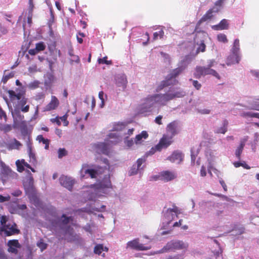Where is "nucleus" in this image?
<instances>
[{
	"label": "nucleus",
	"instance_id": "obj_34",
	"mask_svg": "<svg viewBox=\"0 0 259 259\" xmlns=\"http://www.w3.org/2000/svg\"><path fill=\"white\" fill-rule=\"evenodd\" d=\"M118 79L121 80V83L117 80H116V84L119 87H122L123 89H124L126 87V84L127 83L126 79L124 77L121 76L120 78H119Z\"/></svg>",
	"mask_w": 259,
	"mask_h": 259
},
{
	"label": "nucleus",
	"instance_id": "obj_17",
	"mask_svg": "<svg viewBox=\"0 0 259 259\" xmlns=\"http://www.w3.org/2000/svg\"><path fill=\"white\" fill-rule=\"evenodd\" d=\"M178 126V124L176 121H173L167 124L166 130L167 133H168L170 134L169 136L173 138L178 133V131H177Z\"/></svg>",
	"mask_w": 259,
	"mask_h": 259
},
{
	"label": "nucleus",
	"instance_id": "obj_26",
	"mask_svg": "<svg viewBox=\"0 0 259 259\" xmlns=\"http://www.w3.org/2000/svg\"><path fill=\"white\" fill-rule=\"evenodd\" d=\"M240 44L239 40L238 39H235L233 44V46L232 48L231 52L233 53H235V54H239V50H240Z\"/></svg>",
	"mask_w": 259,
	"mask_h": 259
},
{
	"label": "nucleus",
	"instance_id": "obj_25",
	"mask_svg": "<svg viewBox=\"0 0 259 259\" xmlns=\"http://www.w3.org/2000/svg\"><path fill=\"white\" fill-rule=\"evenodd\" d=\"M148 137V134L146 131H142L140 134L137 135L135 137V143L136 144L140 143L142 138L145 139H147Z\"/></svg>",
	"mask_w": 259,
	"mask_h": 259
},
{
	"label": "nucleus",
	"instance_id": "obj_38",
	"mask_svg": "<svg viewBox=\"0 0 259 259\" xmlns=\"http://www.w3.org/2000/svg\"><path fill=\"white\" fill-rule=\"evenodd\" d=\"M12 126L10 124H4L0 126V130L8 133L12 130Z\"/></svg>",
	"mask_w": 259,
	"mask_h": 259
},
{
	"label": "nucleus",
	"instance_id": "obj_21",
	"mask_svg": "<svg viewBox=\"0 0 259 259\" xmlns=\"http://www.w3.org/2000/svg\"><path fill=\"white\" fill-rule=\"evenodd\" d=\"M212 28L215 30H221L228 29L229 27V23L226 19H223L219 24L212 26Z\"/></svg>",
	"mask_w": 259,
	"mask_h": 259
},
{
	"label": "nucleus",
	"instance_id": "obj_14",
	"mask_svg": "<svg viewBox=\"0 0 259 259\" xmlns=\"http://www.w3.org/2000/svg\"><path fill=\"white\" fill-rule=\"evenodd\" d=\"M93 148L95 152L98 154L108 155L109 153V146L105 143L94 144L93 145Z\"/></svg>",
	"mask_w": 259,
	"mask_h": 259
},
{
	"label": "nucleus",
	"instance_id": "obj_40",
	"mask_svg": "<svg viewBox=\"0 0 259 259\" xmlns=\"http://www.w3.org/2000/svg\"><path fill=\"white\" fill-rule=\"evenodd\" d=\"M29 199L31 201H33V203L36 206H39V200L37 198V195H29Z\"/></svg>",
	"mask_w": 259,
	"mask_h": 259
},
{
	"label": "nucleus",
	"instance_id": "obj_19",
	"mask_svg": "<svg viewBox=\"0 0 259 259\" xmlns=\"http://www.w3.org/2000/svg\"><path fill=\"white\" fill-rule=\"evenodd\" d=\"M183 158L184 155L181 152L175 151L172 154L167 158V159L172 162L180 163L182 161H183Z\"/></svg>",
	"mask_w": 259,
	"mask_h": 259
},
{
	"label": "nucleus",
	"instance_id": "obj_5",
	"mask_svg": "<svg viewBox=\"0 0 259 259\" xmlns=\"http://www.w3.org/2000/svg\"><path fill=\"white\" fill-rule=\"evenodd\" d=\"M188 247V244L182 240H172L168 242L160 252L162 253L174 250H186Z\"/></svg>",
	"mask_w": 259,
	"mask_h": 259
},
{
	"label": "nucleus",
	"instance_id": "obj_27",
	"mask_svg": "<svg viewBox=\"0 0 259 259\" xmlns=\"http://www.w3.org/2000/svg\"><path fill=\"white\" fill-rule=\"evenodd\" d=\"M37 140H38L39 142H42L45 145V148L46 149H49L50 141L48 139H45L42 135H38L37 137Z\"/></svg>",
	"mask_w": 259,
	"mask_h": 259
},
{
	"label": "nucleus",
	"instance_id": "obj_39",
	"mask_svg": "<svg viewBox=\"0 0 259 259\" xmlns=\"http://www.w3.org/2000/svg\"><path fill=\"white\" fill-rule=\"evenodd\" d=\"M35 49L38 52L44 51L46 49V46L43 42H40L36 44Z\"/></svg>",
	"mask_w": 259,
	"mask_h": 259
},
{
	"label": "nucleus",
	"instance_id": "obj_52",
	"mask_svg": "<svg viewBox=\"0 0 259 259\" xmlns=\"http://www.w3.org/2000/svg\"><path fill=\"white\" fill-rule=\"evenodd\" d=\"M16 165L17 166V170L19 172H22L24 170V165L19 163V160L16 161Z\"/></svg>",
	"mask_w": 259,
	"mask_h": 259
},
{
	"label": "nucleus",
	"instance_id": "obj_13",
	"mask_svg": "<svg viewBox=\"0 0 259 259\" xmlns=\"http://www.w3.org/2000/svg\"><path fill=\"white\" fill-rule=\"evenodd\" d=\"M219 11V9L217 7H213V8L208 10L206 13L201 17V18L198 21L196 24V29L200 26L202 23L210 20L213 17V13H217Z\"/></svg>",
	"mask_w": 259,
	"mask_h": 259
},
{
	"label": "nucleus",
	"instance_id": "obj_57",
	"mask_svg": "<svg viewBox=\"0 0 259 259\" xmlns=\"http://www.w3.org/2000/svg\"><path fill=\"white\" fill-rule=\"evenodd\" d=\"M162 116L161 115H159L158 116H157L155 119V122L159 124V125H160L162 124V121H161V120H162Z\"/></svg>",
	"mask_w": 259,
	"mask_h": 259
},
{
	"label": "nucleus",
	"instance_id": "obj_12",
	"mask_svg": "<svg viewBox=\"0 0 259 259\" xmlns=\"http://www.w3.org/2000/svg\"><path fill=\"white\" fill-rule=\"evenodd\" d=\"M127 248H130L136 250H147L151 248L150 246H145L139 243V239H135L127 243Z\"/></svg>",
	"mask_w": 259,
	"mask_h": 259
},
{
	"label": "nucleus",
	"instance_id": "obj_8",
	"mask_svg": "<svg viewBox=\"0 0 259 259\" xmlns=\"http://www.w3.org/2000/svg\"><path fill=\"white\" fill-rule=\"evenodd\" d=\"M25 194H36L37 190L34 185V180L30 175L23 181Z\"/></svg>",
	"mask_w": 259,
	"mask_h": 259
},
{
	"label": "nucleus",
	"instance_id": "obj_7",
	"mask_svg": "<svg viewBox=\"0 0 259 259\" xmlns=\"http://www.w3.org/2000/svg\"><path fill=\"white\" fill-rule=\"evenodd\" d=\"M163 217L167 224H169L175 219V217L182 213L181 209L175 204L172 205V208H169L163 210Z\"/></svg>",
	"mask_w": 259,
	"mask_h": 259
},
{
	"label": "nucleus",
	"instance_id": "obj_33",
	"mask_svg": "<svg viewBox=\"0 0 259 259\" xmlns=\"http://www.w3.org/2000/svg\"><path fill=\"white\" fill-rule=\"evenodd\" d=\"M184 253L176 254L175 255H168L165 259H184Z\"/></svg>",
	"mask_w": 259,
	"mask_h": 259
},
{
	"label": "nucleus",
	"instance_id": "obj_64",
	"mask_svg": "<svg viewBox=\"0 0 259 259\" xmlns=\"http://www.w3.org/2000/svg\"><path fill=\"white\" fill-rule=\"evenodd\" d=\"M51 121L54 123H56L58 125H61V122L59 120V118L58 117H56L55 118L51 119Z\"/></svg>",
	"mask_w": 259,
	"mask_h": 259
},
{
	"label": "nucleus",
	"instance_id": "obj_32",
	"mask_svg": "<svg viewBox=\"0 0 259 259\" xmlns=\"http://www.w3.org/2000/svg\"><path fill=\"white\" fill-rule=\"evenodd\" d=\"M107 57L105 56L103 58H99L98 60V62L99 64L111 65L112 63L111 60H107Z\"/></svg>",
	"mask_w": 259,
	"mask_h": 259
},
{
	"label": "nucleus",
	"instance_id": "obj_36",
	"mask_svg": "<svg viewBox=\"0 0 259 259\" xmlns=\"http://www.w3.org/2000/svg\"><path fill=\"white\" fill-rule=\"evenodd\" d=\"M8 246H11L16 248H19L20 247L18 240H9L8 242Z\"/></svg>",
	"mask_w": 259,
	"mask_h": 259
},
{
	"label": "nucleus",
	"instance_id": "obj_2",
	"mask_svg": "<svg viewBox=\"0 0 259 259\" xmlns=\"http://www.w3.org/2000/svg\"><path fill=\"white\" fill-rule=\"evenodd\" d=\"M184 70V68L182 66L173 69L167 75L165 80L161 82L160 84L158 86L157 88V91H159L162 90L165 87L177 84L178 82V81L176 79V78Z\"/></svg>",
	"mask_w": 259,
	"mask_h": 259
},
{
	"label": "nucleus",
	"instance_id": "obj_62",
	"mask_svg": "<svg viewBox=\"0 0 259 259\" xmlns=\"http://www.w3.org/2000/svg\"><path fill=\"white\" fill-rule=\"evenodd\" d=\"M39 82L38 81H34L30 83L29 87L32 89H35L38 87Z\"/></svg>",
	"mask_w": 259,
	"mask_h": 259
},
{
	"label": "nucleus",
	"instance_id": "obj_6",
	"mask_svg": "<svg viewBox=\"0 0 259 259\" xmlns=\"http://www.w3.org/2000/svg\"><path fill=\"white\" fill-rule=\"evenodd\" d=\"M206 75H212L218 79L220 78V76L217 72L209 67L196 66L195 72L194 73V76L195 78L199 79L201 76H205Z\"/></svg>",
	"mask_w": 259,
	"mask_h": 259
},
{
	"label": "nucleus",
	"instance_id": "obj_48",
	"mask_svg": "<svg viewBox=\"0 0 259 259\" xmlns=\"http://www.w3.org/2000/svg\"><path fill=\"white\" fill-rule=\"evenodd\" d=\"M185 93L184 92H176L174 94H172V96H174V99L175 98H182L184 97Z\"/></svg>",
	"mask_w": 259,
	"mask_h": 259
},
{
	"label": "nucleus",
	"instance_id": "obj_28",
	"mask_svg": "<svg viewBox=\"0 0 259 259\" xmlns=\"http://www.w3.org/2000/svg\"><path fill=\"white\" fill-rule=\"evenodd\" d=\"M243 117H255L259 118V113H253L251 112H247L242 113L241 115Z\"/></svg>",
	"mask_w": 259,
	"mask_h": 259
},
{
	"label": "nucleus",
	"instance_id": "obj_37",
	"mask_svg": "<svg viewBox=\"0 0 259 259\" xmlns=\"http://www.w3.org/2000/svg\"><path fill=\"white\" fill-rule=\"evenodd\" d=\"M164 31L163 30H160L158 32H155L153 34V40H156L158 37H159L160 38H163L164 36Z\"/></svg>",
	"mask_w": 259,
	"mask_h": 259
},
{
	"label": "nucleus",
	"instance_id": "obj_50",
	"mask_svg": "<svg viewBox=\"0 0 259 259\" xmlns=\"http://www.w3.org/2000/svg\"><path fill=\"white\" fill-rule=\"evenodd\" d=\"M104 92L103 91H100L99 93V98L101 100V107H103L104 105Z\"/></svg>",
	"mask_w": 259,
	"mask_h": 259
},
{
	"label": "nucleus",
	"instance_id": "obj_41",
	"mask_svg": "<svg viewBox=\"0 0 259 259\" xmlns=\"http://www.w3.org/2000/svg\"><path fill=\"white\" fill-rule=\"evenodd\" d=\"M37 246L41 249V251L46 249L47 247V244L45 243L42 239H40L37 244Z\"/></svg>",
	"mask_w": 259,
	"mask_h": 259
},
{
	"label": "nucleus",
	"instance_id": "obj_23",
	"mask_svg": "<svg viewBox=\"0 0 259 259\" xmlns=\"http://www.w3.org/2000/svg\"><path fill=\"white\" fill-rule=\"evenodd\" d=\"M245 140L241 141L239 146L237 147L235 151V155L238 159H241V155L243 151L245 146Z\"/></svg>",
	"mask_w": 259,
	"mask_h": 259
},
{
	"label": "nucleus",
	"instance_id": "obj_55",
	"mask_svg": "<svg viewBox=\"0 0 259 259\" xmlns=\"http://www.w3.org/2000/svg\"><path fill=\"white\" fill-rule=\"evenodd\" d=\"M198 112L201 114H208L210 113V110L207 109L198 110Z\"/></svg>",
	"mask_w": 259,
	"mask_h": 259
},
{
	"label": "nucleus",
	"instance_id": "obj_53",
	"mask_svg": "<svg viewBox=\"0 0 259 259\" xmlns=\"http://www.w3.org/2000/svg\"><path fill=\"white\" fill-rule=\"evenodd\" d=\"M227 131V128L226 127H220L219 128L216 133H221V134H224Z\"/></svg>",
	"mask_w": 259,
	"mask_h": 259
},
{
	"label": "nucleus",
	"instance_id": "obj_9",
	"mask_svg": "<svg viewBox=\"0 0 259 259\" xmlns=\"http://www.w3.org/2000/svg\"><path fill=\"white\" fill-rule=\"evenodd\" d=\"M17 225L14 222H8L7 225L1 227L0 230L4 232L6 236H10L15 234H18L20 230L16 228Z\"/></svg>",
	"mask_w": 259,
	"mask_h": 259
},
{
	"label": "nucleus",
	"instance_id": "obj_46",
	"mask_svg": "<svg viewBox=\"0 0 259 259\" xmlns=\"http://www.w3.org/2000/svg\"><path fill=\"white\" fill-rule=\"evenodd\" d=\"M9 95V97L12 101L15 100L16 93L13 90H8L7 91Z\"/></svg>",
	"mask_w": 259,
	"mask_h": 259
},
{
	"label": "nucleus",
	"instance_id": "obj_60",
	"mask_svg": "<svg viewBox=\"0 0 259 259\" xmlns=\"http://www.w3.org/2000/svg\"><path fill=\"white\" fill-rule=\"evenodd\" d=\"M10 197L9 195H8L7 197H4L3 195H0V202H3L6 201H8L10 199Z\"/></svg>",
	"mask_w": 259,
	"mask_h": 259
},
{
	"label": "nucleus",
	"instance_id": "obj_58",
	"mask_svg": "<svg viewBox=\"0 0 259 259\" xmlns=\"http://www.w3.org/2000/svg\"><path fill=\"white\" fill-rule=\"evenodd\" d=\"M3 118H4L5 120H6L7 115L5 112L0 107V118L2 119Z\"/></svg>",
	"mask_w": 259,
	"mask_h": 259
},
{
	"label": "nucleus",
	"instance_id": "obj_1",
	"mask_svg": "<svg viewBox=\"0 0 259 259\" xmlns=\"http://www.w3.org/2000/svg\"><path fill=\"white\" fill-rule=\"evenodd\" d=\"M18 178L17 172L13 171L4 162H0V180L4 185L15 183Z\"/></svg>",
	"mask_w": 259,
	"mask_h": 259
},
{
	"label": "nucleus",
	"instance_id": "obj_56",
	"mask_svg": "<svg viewBox=\"0 0 259 259\" xmlns=\"http://www.w3.org/2000/svg\"><path fill=\"white\" fill-rule=\"evenodd\" d=\"M69 55L70 56H72V57H74V61L76 62H79V58L78 56H74L73 54V50H70L69 51Z\"/></svg>",
	"mask_w": 259,
	"mask_h": 259
},
{
	"label": "nucleus",
	"instance_id": "obj_3",
	"mask_svg": "<svg viewBox=\"0 0 259 259\" xmlns=\"http://www.w3.org/2000/svg\"><path fill=\"white\" fill-rule=\"evenodd\" d=\"M105 169H106V168L103 169L98 166L96 167L95 168H90L89 165L84 164L82 165L80 170V176L82 178H83L86 177L87 175H89L92 179L96 178L97 176L101 174Z\"/></svg>",
	"mask_w": 259,
	"mask_h": 259
},
{
	"label": "nucleus",
	"instance_id": "obj_49",
	"mask_svg": "<svg viewBox=\"0 0 259 259\" xmlns=\"http://www.w3.org/2000/svg\"><path fill=\"white\" fill-rule=\"evenodd\" d=\"M139 169V168L138 167H136L135 165H133L130 170V175L132 176L137 174Z\"/></svg>",
	"mask_w": 259,
	"mask_h": 259
},
{
	"label": "nucleus",
	"instance_id": "obj_35",
	"mask_svg": "<svg viewBox=\"0 0 259 259\" xmlns=\"http://www.w3.org/2000/svg\"><path fill=\"white\" fill-rule=\"evenodd\" d=\"M103 250V245L102 244H98L95 246L94 252L95 253L100 255Z\"/></svg>",
	"mask_w": 259,
	"mask_h": 259
},
{
	"label": "nucleus",
	"instance_id": "obj_31",
	"mask_svg": "<svg viewBox=\"0 0 259 259\" xmlns=\"http://www.w3.org/2000/svg\"><path fill=\"white\" fill-rule=\"evenodd\" d=\"M21 146H22L21 143L16 139H14L13 142L10 144L12 149H19Z\"/></svg>",
	"mask_w": 259,
	"mask_h": 259
},
{
	"label": "nucleus",
	"instance_id": "obj_20",
	"mask_svg": "<svg viewBox=\"0 0 259 259\" xmlns=\"http://www.w3.org/2000/svg\"><path fill=\"white\" fill-rule=\"evenodd\" d=\"M240 60L239 54H235V53H232V54L228 57L226 64L228 65H231V64L238 63Z\"/></svg>",
	"mask_w": 259,
	"mask_h": 259
},
{
	"label": "nucleus",
	"instance_id": "obj_63",
	"mask_svg": "<svg viewBox=\"0 0 259 259\" xmlns=\"http://www.w3.org/2000/svg\"><path fill=\"white\" fill-rule=\"evenodd\" d=\"M38 53L37 51L36 50V49L35 48V49H30L29 51H28V53L31 55H36L37 53Z\"/></svg>",
	"mask_w": 259,
	"mask_h": 259
},
{
	"label": "nucleus",
	"instance_id": "obj_15",
	"mask_svg": "<svg viewBox=\"0 0 259 259\" xmlns=\"http://www.w3.org/2000/svg\"><path fill=\"white\" fill-rule=\"evenodd\" d=\"M59 182L62 186L65 187L69 190H71L73 185L75 183L74 180L70 177L64 176H62L59 178Z\"/></svg>",
	"mask_w": 259,
	"mask_h": 259
},
{
	"label": "nucleus",
	"instance_id": "obj_45",
	"mask_svg": "<svg viewBox=\"0 0 259 259\" xmlns=\"http://www.w3.org/2000/svg\"><path fill=\"white\" fill-rule=\"evenodd\" d=\"M62 222L64 224H67L69 223L70 220H72V219L71 217H68L65 214H63L62 215Z\"/></svg>",
	"mask_w": 259,
	"mask_h": 259
},
{
	"label": "nucleus",
	"instance_id": "obj_29",
	"mask_svg": "<svg viewBox=\"0 0 259 259\" xmlns=\"http://www.w3.org/2000/svg\"><path fill=\"white\" fill-rule=\"evenodd\" d=\"M233 165L236 168L240 166H242L246 169H249L250 168V167L248 164H247L245 161H243L242 162L238 161L234 162L233 163Z\"/></svg>",
	"mask_w": 259,
	"mask_h": 259
},
{
	"label": "nucleus",
	"instance_id": "obj_18",
	"mask_svg": "<svg viewBox=\"0 0 259 259\" xmlns=\"http://www.w3.org/2000/svg\"><path fill=\"white\" fill-rule=\"evenodd\" d=\"M59 105V101L55 96L51 97V100L49 103L46 106L45 111H51L56 109Z\"/></svg>",
	"mask_w": 259,
	"mask_h": 259
},
{
	"label": "nucleus",
	"instance_id": "obj_43",
	"mask_svg": "<svg viewBox=\"0 0 259 259\" xmlns=\"http://www.w3.org/2000/svg\"><path fill=\"white\" fill-rule=\"evenodd\" d=\"M58 153L59 158H62L63 156H65L67 154V151L65 148H60L58 150Z\"/></svg>",
	"mask_w": 259,
	"mask_h": 259
},
{
	"label": "nucleus",
	"instance_id": "obj_59",
	"mask_svg": "<svg viewBox=\"0 0 259 259\" xmlns=\"http://www.w3.org/2000/svg\"><path fill=\"white\" fill-rule=\"evenodd\" d=\"M250 72L253 76L259 79V70H251Z\"/></svg>",
	"mask_w": 259,
	"mask_h": 259
},
{
	"label": "nucleus",
	"instance_id": "obj_42",
	"mask_svg": "<svg viewBox=\"0 0 259 259\" xmlns=\"http://www.w3.org/2000/svg\"><path fill=\"white\" fill-rule=\"evenodd\" d=\"M206 46L204 44V41H202L200 44L199 47L197 49L196 52L199 53V52H204L205 51Z\"/></svg>",
	"mask_w": 259,
	"mask_h": 259
},
{
	"label": "nucleus",
	"instance_id": "obj_47",
	"mask_svg": "<svg viewBox=\"0 0 259 259\" xmlns=\"http://www.w3.org/2000/svg\"><path fill=\"white\" fill-rule=\"evenodd\" d=\"M190 81H192V83L193 86L197 89L199 90L201 87V84L199 83V82L197 80H194L192 79H190Z\"/></svg>",
	"mask_w": 259,
	"mask_h": 259
},
{
	"label": "nucleus",
	"instance_id": "obj_10",
	"mask_svg": "<svg viewBox=\"0 0 259 259\" xmlns=\"http://www.w3.org/2000/svg\"><path fill=\"white\" fill-rule=\"evenodd\" d=\"M177 177V174L176 172L169 170H163L159 174L158 178L160 179V180L167 182L175 180Z\"/></svg>",
	"mask_w": 259,
	"mask_h": 259
},
{
	"label": "nucleus",
	"instance_id": "obj_16",
	"mask_svg": "<svg viewBox=\"0 0 259 259\" xmlns=\"http://www.w3.org/2000/svg\"><path fill=\"white\" fill-rule=\"evenodd\" d=\"M94 187H95L96 189L110 188L111 187V182L110 175H105L100 183L94 185Z\"/></svg>",
	"mask_w": 259,
	"mask_h": 259
},
{
	"label": "nucleus",
	"instance_id": "obj_51",
	"mask_svg": "<svg viewBox=\"0 0 259 259\" xmlns=\"http://www.w3.org/2000/svg\"><path fill=\"white\" fill-rule=\"evenodd\" d=\"M1 225H2V227H4L5 226V225H7V218L6 216L5 215H3L1 217Z\"/></svg>",
	"mask_w": 259,
	"mask_h": 259
},
{
	"label": "nucleus",
	"instance_id": "obj_54",
	"mask_svg": "<svg viewBox=\"0 0 259 259\" xmlns=\"http://www.w3.org/2000/svg\"><path fill=\"white\" fill-rule=\"evenodd\" d=\"M146 160L145 158H139L137 160V167L140 168L141 165L145 162Z\"/></svg>",
	"mask_w": 259,
	"mask_h": 259
},
{
	"label": "nucleus",
	"instance_id": "obj_4",
	"mask_svg": "<svg viewBox=\"0 0 259 259\" xmlns=\"http://www.w3.org/2000/svg\"><path fill=\"white\" fill-rule=\"evenodd\" d=\"M173 138L167 134H164L160 139L159 143L152 147L149 151L151 154H153L156 151H160L163 148H166L173 142Z\"/></svg>",
	"mask_w": 259,
	"mask_h": 259
},
{
	"label": "nucleus",
	"instance_id": "obj_44",
	"mask_svg": "<svg viewBox=\"0 0 259 259\" xmlns=\"http://www.w3.org/2000/svg\"><path fill=\"white\" fill-rule=\"evenodd\" d=\"M251 109L259 111V98L252 102Z\"/></svg>",
	"mask_w": 259,
	"mask_h": 259
},
{
	"label": "nucleus",
	"instance_id": "obj_22",
	"mask_svg": "<svg viewBox=\"0 0 259 259\" xmlns=\"http://www.w3.org/2000/svg\"><path fill=\"white\" fill-rule=\"evenodd\" d=\"M27 101V98L23 97L21 100L18 102V105L20 107L21 110L23 112H28L29 110V105H25Z\"/></svg>",
	"mask_w": 259,
	"mask_h": 259
},
{
	"label": "nucleus",
	"instance_id": "obj_61",
	"mask_svg": "<svg viewBox=\"0 0 259 259\" xmlns=\"http://www.w3.org/2000/svg\"><path fill=\"white\" fill-rule=\"evenodd\" d=\"M200 174L202 177H205L206 175V169L204 166L201 167Z\"/></svg>",
	"mask_w": 259,
	"mask_h": 259
},
{
	"label": "nucleus",
	"instance_id": "obj_11",
	"mask_svg": "<svg viewBox=\"0 0 259 259\" xmlns=\"http://www.w3.org/2000/svg\"><path fill=\"white\" fill-rule=\"evenodd\" d=\"M155 101L162 105H165L167 102L174 99L171 93L156 94L153 96Z\"/></svg>",
	"mask_w": 259,
	"mask_h": 259
},
{
	"label": "nucleus",
	"instance_id": "obj_24",
	"mask_svg": "<svg viewBox=\"0 0 259 259\" xmlns=\"http://www.w3.org/2000/svg\"><path fill=\"white\" fill-rule=\"evenodd\" d=\"M127 126V123L124 122H117L113 125L112 129V131H122Z\"/></svg>",
	"mask_w": 259,
	"mask_h": 259
},
{
	"label": "nucleus",
	"instance_id": "obj_30",
	"mask_svg": "<svg viewBox=\"0 0 259 259\" xmlns=\"http://www.w3.org/2000/svg\"><path fill=\"white\" fill-rule=\"evenodd\" d=\"M217 39L219 41L227 43L228 41L226 35L224 33H220L217 35Z\"/></svg>",
	"mask_w": 259,
	"mask_h": 259
}]
</instances>
